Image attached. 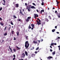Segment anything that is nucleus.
Listing matches in <instances>:
<instances>
[{"mask_svg":"<svg viewBox=\"0 0 60 60\" xmlns=\"http://www.w3.org/2000/svg\"><path fill=\"white\" fill-rule=\"evenodd\" d=\"M45 21H47V22H48L49 21V20H48V19L47 18H46L45 19Z\"/></svg>","mask_w":60,"mask_h":60,"instance_id":"5701e85b","label":"nucleus"},{"mask_svg":"<svg viewBox=\"0 0 60 60\" xmlns=\"http://www.w3.org/2000/svg\"><path fill=\"white\" fill-rule=\"evenodd\" d=\"M42 3L41 4V5H44V3H43V1H42Z\"/></svg>","mask_w":60,"mask_h":60,"instance_id":"cd10ccee","label":"nucleus"},{"mask_svg":"<svg viewBox=\"0 0 60 60\" xmlns=\"http://www.w3.org/2000/svg\"><path fill=\"white\" fill-rule=\"evenodd\" d=\"M50 47L51 48V49H52V47L51 46H50Z\"/></svg>","mask_w":60,"mask_h":60,"instance_id":"0e129e2a","label":"nucleus"},{"mask_svg":"<svg viewBox=\"0 0 60 60\" xmlns=\"http://www.w3.org/2000/svg\"><path fill=\"white\" fill-rule=\"evenodd\" d=\"M51 43L52 45H54V43Z\"/></svg>","mask_w":60,"mask_h":60,"instance_id":"bf43d9fd","label":"nucleus"},{"mask_svg":"<svg viewBox=\"0 0 60 60\" xmlns=\"http://www.w3.org/2000/svg\"><path fill=\"white\" fill-rule=\"evenodd\" d=\"M27 9H28V11H30V9L28 7H27Z\"/></svg>","mask_w":60,"mask_h":60,"instance_id":"6e6552de","label":"nucleus"},{"mask_svg":"<svg viewBox=\"0 0 60 60\" xmlns=\"http://www.w3.org/2000/svg\"><path fill=\"white\" fill-rule=\"evenodd\" d=\"M16 34H17V36H19V32L18 31L17 32H16Z\"/></svg>","mask_w":60,"mask_h":60,"instance_id":"aec40b11","label":"nucleus"},{"mask_svg":"<svg viewBox=\"0 0 60 60\" xmlns=\"http://www.w3.org/2000/svg\"><path fill=\"white\" fill-rule=\"evenodd\" d=\"M54 45H56V43H55L54 44Z\"/></svg>","mask_w":60,"mask_h":60,"instance_id":"e2e57ef3","label":"nucleus"},{"mask_svg":"<svg viewBox=\"0 0 60 60\" xmlns=\"http://www.w3.org/2000/svg\"><path fill=\"white\" fill-rule=\"evenodd\" d=\"M19 4H15V6L16 8H18V7H19Z\"/></svg>","mask_w":60,"mask_h":60,"instance_id":"39448f33","label":"nucleus"},{"mask_svg":"<svg viewBox=\"0 0 60 60\" xmlns=\"http://www.w3.org/2000/svg\"><path fill=\"white\" fill-rule=\"evenodd\" d=\"M37 19L38 20H40V19L38 18Z\"/></svg>","mask_w":60,"mask_h":60,"instance_id":"338daca9","label":"nucleus"},{"mask_svg":"<svg viewBox=\"0 0 60 60\" xmlns=\"http://www.w3.org/2000/svg\"><path fill=\"white\" fill-rule=\"evenodd\" d=\"M13 33H14V32L13 30H12V34H14Z\"/></svg>","mask_w":60,"mask_h":60,"instance_id":"7c9ffc66","label":"nucleus"},{"mask_svg":"<svg viewBox=\"0 0 60 60\" xmlns=\"http://www.w3.org/2000/svg\"><path fill=\"white\" fill-rule=\"evenodd\" d=\"M25 47L26 48V49H27V48L29 47V44L28 43V41H27L25 43Z\"/></svg>","mask_w":60,"mask_h":60,"instance_id":"f257e3e1","label":"nucleus"},{"mask_svg":"<svg viewBox=\"0 0 60 60\" xmlns=\"http://www.w3.org/2000/svg\"><path fill=\"white\" fill-rule=\"evenodd\" d=\"M43 41V39H41V42H42V41Z\"/></svg>","mask_w":60,"mask_h":60,"instance_id":"49530a36","label":"nucleus"},{"mask_svg":"<svg viewBox=\"0 0 60 60\" xmlns=\"http://www.w3.org/2000/svg\"><path fill=\"white\" fill-rule=\"evenodd\" d=\"M22 55L23 57H25V54L24 53L22 54Z\"/></svg>","mask_w":60,"mask_h":60,"instance_id":"2eb2a0df","label":"nucleus"},{"mask_svg":"<svg viewBox=\"0 0 60 60\" xmlns=\"http://www.w3.org/2000/svg\"><path fill=\"white\" fill-rule=\"evenodd\" d=\"M55 51H54L52 53L53 55H55Z\"/></svg>","mask_w":60,"mask_h":60,"instance_id":"f704fd0d","label":"nucleus"},{"mask_svg":"<svg viewBox=\"0 0 60 60\" xmlns=\"http://www.w3.org/2000/svg\"><path fill=\"white\" fill-rule=\"evenodd\" d=\"M28 36H26V40H28Z\"/></svg>","mask_w":60,"mask_h":60,"instance_id":"9b49d317","label":"nucleus"},{"mask_svg":"<svg viewBox=\"0 0 60 60\" xmlns=\"http://www.w3.org/2000/svg\"><path fill=\"white\" fill-rule=\"evenodd\" d=\"M44 10H41L40 12L41 14H42V12H44Z\"/></svg>","mask_w":60,"mask_h":60,"instance_id":"9d476101","label":"nucleus"},{"mask_svg":"<svg viewBox=\"0 0 60 60\" xmlns=\"http://www.w3.org/2000/svg\"><path fill=\"white\" fill-rule=\"evenodd\" d=\"M3 1L4 2V4H3L2 3V4H3V5H5V0H3Z\"/></svg>","mask_w":60,"mask_h":60,"instance_id":"7ed1b4c3","label":"nucleus"},{"mask_svg":"<svg viewBox=\"0 0 60 60\" xmlns=\"http://www.w3.org/2000/svg\"><path fill=\"white\" fill-rule=\"evenodd\" d=\"M2 10V8L1 7L0 8V11H1V10Z\"/></svg>","mask_w":60,"mask_h":60,"instance_id":"8fccbe9b","label":"nucleus"},{"mask_svg":"<svg viewBox=\"0 0 60 60\" xmlns=\"http://www.w3.org/2000/svg\"><path fill=\"white\" fill-rule=\"evenodd\" d=\"M58 47L59 49V50H60V46H58Z\"/></svg>","mask_w":60,"mask_h":60,"instance_id":"473e14b6","label":"nucleus"},{"mask_svg":"<svg viewBox=\"0 0 60 60\" xmlns=\"http://www.w3.org/2000/svg\"><path fill=\"white\" fill-rule=\"evenodd\" d=\"M20 13L21 14V15H24V14L22 13V11H21V10H20Z\"/></svg>","mask_w":60,"mask_h":60,"instance_id":"1a4fd4ad","label":"nucleus"},{"mask_svg":"<svg viewBox=\"0 0 60 60\" xmlns=\"http://www.w3.org/2000/svg\"><path fill=\"white\" fill-rule=\"evenodd\" d=\"M13 50H14V52H16V49H14Z\"/></svg>","mask_w":60,"mask_h":60,"instance_id":"ea45409f","label":"nucleus"},{"mask_svg":"<svg viewBox=\"0 0 60 60\" xmlns=\"http://www.w3.org/2000/svg\"><path fill=\"white\" fill-rule=\"evenodd\" d=\"M39 49V47H38V48L36 49V50H38Z\"/></svg>","mask_w":60,"mask_h":60,"instance_id":"58836bf2","label":"nucleus"},{"mask_svg":"<svg viewBox=\"0 0 60 60\" xmlns=\"http://www.w3.org/2000/svg\"><path fill=\"white\" fill-rule=\"evenodd\" d=\"M49 18L50 19H51V17L50 16H49Z\"/></svg>","mask_w":60,"mask_h":60,"instance_id":"c9c22d12","label":"nucleus"},{"mask_svg":"<svg viewBox=\"0 0 60 60\" xmlns=\"http://www.w3.org/2000/svg\"><path fill=\"white\" fill-rule=\"evenodd\" d=\"M52 9H55V8L54 7H53V8Z\"/></svg>","mask_w":60,"mask_h":60,"instance_id":"774afa93","label":"nucleus"},{"mask_svg":"<svg viewBox=\"0 0 60 60\" xmlns=\"http://www.w3.org/2000/svg\"><path fill=\"white\" fill-rule=\"evenodd\" d=\"M34 18L35 19H36V17H37V18L38 17V15L35 14H34Z\"/></svg>","mask_w":60,"mask_h":60,"instance_id":"f03ea898","label":"nucleus"},{"mask_svg":"<svg viewBox=\"0 0 60 60\" xmlns=\"http://www.w3.org/2000/svg\"><path fill=\"white\" fill-rule=\"evenodd\" d=\"M60 13H59V15H57V16L58 17V18H60Z\"/></svg>","mask_w":60,"mask_h":60,"instance_id":"393cba45","label":"nucleus"},{"mask_svg":"<svg viewBox=\"0 0 60 60\" xmlns=\"http://www.w3.org/2000/svg\"><path fill=\"white\" fill-rule=\"evenodd\" d=\"M33 42V43H34V44H37V41H34Z\"/></svg>","mask_w":60,"mask_h":60,"instance_id":"423d86ee","label":"nucleus"},{"mask_svg":"<svg viewBox=\"0 0 60 60\" xmlns=\"http://www.w3.org/2000/svg\"><path fill=\"white\" fill-rule=\"evenodd\" d=\"M55 30H56L55 29H54L52 30V32H54L55 31Z\"/></svg>","mask_w":60,"mask_h":60,"instance_id":"6ab92c4d","label":"nucleus"},{"mask_svg":"<svg viewBox=\"0 0 60 60\" xmlns=\"http://www.w3.org/2000/svg\"><path fill=\"white\" fill-rule=\"evenodd\" d=\"M55 28H56V29L57 28V26H55Z\"/></svg>","mask_w":60,"mask_h":60,"instance_id":"3c124183","label":"nucleus"},{"mask_svg":"<svg viewBox=\"0 0 60 60\" xmlns=\"http://www.w3.org/2000/svg\"><path fill=\"white\" fill-rule=\"evenodd\" d=\"M0 25H1L2 26H4V24L2 23V22H0Z\"/></svg>","mask_w":60,"mask_h":60,"instance_id":"c756f323","label":"nucleus"},{"mask_svg":"<svg viewBox=\"0 0 60 60\" xmlns=\"http://www.w3.org/2000/svg\"><path fill=\"white\" fill-rule=\"evenodd\" d=\"M13 17L14 19H17V17L15 16V15H14L13 16Z\"/></svg>","mask_w":60,"mask_h":60,"instance_id":"b1692460","label":"nucleus"},{"mask_svg":"<svg viewBox=\"0 0 60 60\" xmlns=\"http://www.w3.org/2000/svg\"><path fill=\"white\" fill-rule=\"evenodd\" d=\"M10 46H9V49H10L11 51V52H12V49H11V48H10Z\"/></svg>","mask_w":60,"mask_h":60,"instance_id":"dca6fc26","label":"nucleus"},{"mask_svg":"<svg viewBox=\"0 0 60 60\" xmlns=\"http://www.w3.org/2000/svg\"><path fill=\"white\" fill-rule=\"evenodd\" d=\"M7 28V26H6L4 28V31H5V30H6Z\"/></svg>","mask_w":60,"mask_h":60,"instance_id":"2f4dec72","label":"nucleus"},{"mask_svg":"<svg viewBox=\"0 0 60 60\" xmlns=\"http://www.w3.org/2000/svg\"><path fill=\"white\" fill-rule=\"evenodd\" d=\"M0 20H2V19L1 17H0Z\"/></svg>","mask_w":60,"mask_h":60,"instance_id":"680f3d73","label":"nucleus"},{"mask_svg":"<svg viewBox=\"0 0 60 60\" xmlns=\"http://www.w3.org/2000/svg\"><path fill=\"white\" fill-rule=\"evenodd\" d=\"M25 53L26 55V56H28V53H27V52L26 51L25 52Z\"/></svg>","mask_w":60,"mask_h":60,"instance_id":"0eeeda50","label":"nucleus"},{"mask_svg":"<svg viewBox=\"0 0 60 60\" xmlns=\"http://www.w3.org/2000/svg\"><path fill=\"white\" fill-rule=\"evenodd\" d=\"M58 39H60V37H58Z\"/></svg>","mask_w":60,"mask_h":60,"instance_id":"69168bd1","label":"nucleus"},{"mask_svg":"<svg viewBox=\"0 0 60 60\" xmlns=\"http://www.w3.org/2000/svg\"><path fill=\"white\" fill-rule=\"evenodd\" d=\"M15 57H14L13 59V60H15Z\"/></svg>","mask_w":60,"mask_h":60,"instance_id":"603ef678","label":"nucleus"},{"mask_svg":"<svg viewBox=\"0 0 60 60\" xmlns=\"http://www.w3.org/2000/svg\"><path fill=\"white\" fill-rule=\"evenodd\" d=\"M25 5H26V6L27 5V3H25Z\"/></svg>","mask_w":60,"mask_h":60,"instance_id":"4d7b16f0","label":"nucleus"},{"mask_svg":"<svg viewBox=\"0 0 60 60\" xmlns=\"http://www.w3.org/2000/svg\"><path fill=\"white\" fill-rule=\"evenodd\" d=\"M31 9H33V8H34V9H35V7L34 6H32L31 7Z\"/></svg>","mask_w":60,"mask_h":60,"instance_id":"ddd939ff","label":"nucleus"},{"mask_svg":"<svg viewBox=\"0 0 60 60\" xmlns=\"http://www.w3.org/2000/svg\"><path fill=\"white\" fill-rule=\"evenodd\" d=\"M56 33H57V34H59V32H56Z\"/></svg>","mask_w":60,"mask_h":60,"instance_id":"864d4df0","label":"nucleus"},{"mask_svg":"<svg viewBox=\"0 0 60 60\" xmlns=\"http://www.w3.org/2000/svg\"><path fill=\"white\" fill-rule=\"evenodd\" d=\"M10 28H11V27H10L9 28L8 30H9V31H10Z\"/></svg>","mask_w":60,"mask_h":60,"instance_id":"6e6d98bb","label":"nucleus"},{"mask_svg":"<svg viewBox=\"0 0 60 60\" xmlns=\"http://www.w3.org/2000/svg\"><path fill=\"white\" fill-rule=\"evenodd\" d=\"M36 11H37V12H39V11H38V10H37Z\"/></svg>","mask_w":60,"mask_h":60,"instance_id":"13d9d810","label":"nucleus"},{"mask_svg":"<svg viewBox=\"0 0 60 60\" xmlns=\"http://www.w3.org/2000/svg\"><path fill=\"white\" fill-rule=\"evenodd\" d=\"M7 35V33H5L4 34V36H6V35Z\"/></svg>","mask_w":60,"mask_h":60,"instance_id":"bb28decb","label":"nucleus"},{"mask_svg":"<svg viewBox=\"0 0 60 60\" xmlns=\"http://www.w3.org/2000/svg\"><path fill=\"white\" fill-rule=\"evenodd\" d=\"M16 48H17V49H18V50H19V49H20V48H19V47H18L17 46H16Z\"/></svg>","mask_w":60,"mask_h":60,"instance_id":"c85d7f7f","label":"nucleus"},{"mask_svg":"<svg viewBox=\"0 0 60 60\" xmlns=\"http://www.w3.org/2000/svg\"><path fill=\"white\" fill-rule=\"evenodd\" d=\"M56 2L57 3V4H59V2H58L57 0H56Z\"/></svg>","mask_w":60,"mask_h":60,"instance_id":"72a5a7b5","label":"nucleus"},{"mask_svg":"<svg viewBox=\"0 0 60 60\" xmlns=\"http://www.w3.org/2000/svg\"><path fill=\"white\" fill-rule=\"evenodd\" d=\"M32 4L33 5H35V4L34 3H33Z\"/></svg>","mask_w":60,"mask_h":60,"instance_id":"de8ad7c7","label":"nucleus"},{"mask_svg":"<svg viewBox=\"0 0 60 60\" xmlns=\"http://www.w3.org/2000/svg\"><path fill=\"white\" fill-rule=\"evenodd\" d=\"M32 55V56H35V54H33Z\"/></svg>","mask_w":60,"mask_h":60,"instance_id":"c03bdc74","label":"nucleus"},{"mask_svg":"<svg viewBox=\"0 0 60 60\" xmlns=\"http://www.w3.org/2000/svg\"><path fill=\"white\" fill-rule=\"evenodd\" d=\"M55 13H57V11H55Z\"/></svg>","mask_w":60,"mask_h":60,"instance_id":"052dcab7","label":"nucleus"},{"mask_svg":"<svg viewBox=\"0 0 60 60\" xmlns=\"http://www.w3.org/2000/svg\"><path fill=\"white\" fill-rule=\"evenodd\" d=\"M41 30H40V33H41V31H42V28H41Z\"/></svg>","mask_w":60,"mask_h":60,"instance_id":"4c0bfd02","label":"nucleus"},{"mask_svg":"<svg viewBox=\"0 0 60 60\" xmlns=\"http://www.w3.org/2000/svg\"><path fill=\"white\" fill-rule=\"evenodd\" d=\"M11 25H13V22H12V21L11 22Z\"/></svg>","mask_w":60,"mask_h":60,"instance_id":"e433bc0d","label":"nucleus"},{"mask_svg":"<svg viewBox=\"0 0 60 60\" xmlns=\"http://www.w3.org/2000/svg\"><path fill=\"white\" fill-rule=\"evenodd\" d=\"M38 41L39 42V43H40V40H38Z\"/></svg>","mask_w":60,"mask_h":60,"instance_id":"79ce46f5","label":"nucleus"},{"mask_svg":"<svg viewBox=\"0 0 60 60\" xmlns=\"http://www.w3.org/2000/svg\"><path fill=\"white\" fill-rule=\"evenodd\" d=\"M32 28V27H31L30 26V25H29V26L28 27V28L29 29H31V28Z\"/></svg>","mask_w":60,"mask_h":60,"instance_id":"4be33fe9","label":"nucleus"},{"mask_svg":"<svg viewBox=\"0 0 60 60\" xmlns=\"http://www.w3.org/2000/svg\"><path fill=\"white\" fill-rule=\"evenodd\" d=\"M26 21H27V22H28L29 21V20L28 19H27L26 20Z\"/></svg>","mask_w":60,"mask_h":60,"instance_id":"a878e982","label":"nucleus"},{"mask_svg":"<svg viewBox=\"0 0 60 60\" xmlns=\"http://www.w3.org/2000/svg\"><path fill=\"white\" fill-rule=\"evenodd\" d=\"M56 14L57 15H59V14H58V12H57V13H56Z\"/></svg>","mask_w":60,"mask_h":60,"instance_id":"a19ab883","label":"nucleus"},{"mask_svg":"<svg viewBox=\"0 0 60 60\" xmlns=\"http://www.w3.org/2000/svg\"><path fill=\"white\" fill-rule=\"evenodd\" d=\"M36 21L37 22V24H38V25H41V23L40 22H39L37 20Z\"/></svg>","mask_w":60,"mask_h":60,"instance_id":"20e7f679","label":"nucleus"},{"mask_svg":"<svg viewBox=\"0 0 60 60\" xmlns=\"http://www.w3.org/2000/svg\"><path fill=\"white\" fill-rule=\"evenodd\" d=\"M31 17L30 16L28 17L27 18V19H28L29 20L30 19H31Z\"/></svg>","mask_w":60,"mask_h":60,"instance_id":"a211bd4d","label":"nucleus"},{"mask_svg":"<svg viewBox=\"0 0 60 60\" xmlns=\"http://www.w3.org/2000/svg\"><path fill=\"white\" fill-rule=\"evenodd\" d=\"M21 21V19H19L18 20V21Z\"/></svg>","mask_w":60,"mask_h":60,"instance_id":"09e8293b","label":"nucleus"},{"mask_svg":"<svg viewBox=\"0 0 60 60\" xmlns=\"http://www.w3.org/2000/svg\"><path fill=\"white\" fill-rule=\"evenodd\" d=\"M50 51H51V52H52V51H53V50L51 49L50 50Z\"/></svg>","mask_w":60,"mask_h":60,"instance_id":"a18cd8bd","label":"nucleus"},{"mask_svg":"<svg viewBox=\"0 0 60 60\" xmlns=\"http://www.w3.org/2000/svg\"><path fill=\"white\" fill-rule=\"evenodd\" d=\"M34 28V27H32V28H31L32 30H33Z\"/></svg>","mask_w":60,"mask_h":60,"instance_id":"5fc2aeb1","label":"nucleus"},{"mask_svg":"<svg viewBox=\"0 0 60 60\" xmlns=\"http://www.w3.org/2000/svg\"><path fill=\"white\" fill-rule=\"evenodd\" d=\"M13 56L14 57H16V56H15V54H14L13 55Z\"/></svg>","mask_w":60,"mask_h":60,"instance_id":"37998d69","label":"nucleus"},{"mask_svg":"<svg viewBox=\"0 0 60 60\" xmlns=\"http://www.w3.org/2000/svg\"><path fill=\"white\" fill-rule=\"evenodd\" d=\"M31 26H32V27H34V25L33 24H31Z\"/></svg>","mask_w":60,"mask_h":60,"instance_id":"f3484780","label":"nucleus"},{"mask_svg":"<svg viewBox=\"0 0 60 60\" xmlns=\"http://www.w3.org/2000/svg\"><path fill=\"white\" fill-rule=\"evenodd\" d=\"M45 22H43L41 23V25H42V26H43V24H45Z\"/></svg>","mask_w":60,"mask_h":60,"instance_id":"4468645a","label":"nucleus"},{"mask_svg":"<svg viewBox=\"0 0 60 60\" xmlns=\"http://www.w3.org/2000/svg\"><path fill=\"white\" fill-rule=\"evenodd\" d=\"M53 57L51 56H49V57H48V59H50L51 58H52Z\"/></svg>","mask_w":60,"mask_h":60,"instance_id":"f8f14e48","label":"nucleus"},{"mask_svg":"<svg viewBox=\"0 0 60 60\" xmlns=\"http://www.w3.org/2000/svg\"><path fill=\"white\" fill-rule=\"evenodd\" d=\"M31 6H32L31 5H29L28 7L29 8V9H30L31 8Z\"/></svg>","mask_w":60,"mask_h":60,"instance_id":"412c9836","label":"nucleus"}]
</instances>
